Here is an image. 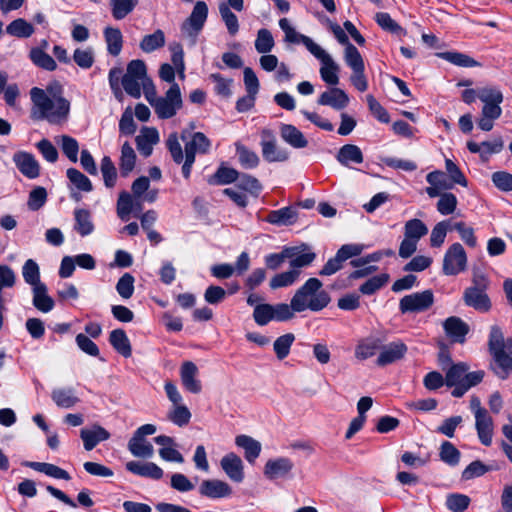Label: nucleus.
<instances>
[{
    "mask_svg": "<svg viewBox=\"0 0 512 512\" xmlns=\"http://www.w3.org/2000/svg\"><path fill=\"white\" fill-rule=\"evenodd\" d=\"M168 419L179 427H183L190 422L191 412L183 403L173 405L168 413Z\"/></svg>",
    "mask_w": 512,
    "mask_h": 512,
    "instance_id": "603ef678",
    "label": "nucleus"
},
{
    "mask_svg": "<svg viewBox=\"0 0 512 512\" xmlns=\"http://www.w3.org/2000/svg\"><path fill=\"white\" fill-rule=\"evenodd\" d=\"M292 250L293 256L288 257L291 270H300L303 267L310 265L316 255L313 252H304L301 247H287Z\"/></svg>",
    "mask_w": 512,
    "mask_h": 512,
    "instance_id": "473e14b6",
    "label": "nucleus"
},
{
    "mask_svg": "<svg viewBox=\"0 0 512 512\" xmlns=\"http://www.w3.org/2000/svg\"><path fill=\"white\" fill-rule=\"evenodd\" d=\"M208 15L207 4L203 1H198L194 5V8L190 16L181 26L182 34L189 38L192 44L195 43L196 38L202 30Z\"/></svg>",
    "mask_w": 512,
    "mask_h": 512,
    "instance_id": "423d86ee",
    "label": "nucleus"
},
{
    "mask_svg": "<svg viewBox=\"0 0 512 512\" xmlns=\"http://www.w3.org/2000/svg\"><path fill=\"white\" fill-rule=\"evenodd\" d=\"M22 276L24 281L32 286V288L43 285L40 280L39 265L33 259H28L22 267Z\"/></svg>",
    "mask_w": 512,
    "mask_h": 512,
    "instance_id": "c03bdc74",
    "label": "nucleus"
},
{
    "mask_svg": "<svg viewBox=\"0 0 512 512\" xmlns=\"http://www.w3.org/2000/svg\"><path fill=\"white\" fill-rule=\"evenodd\" d=\"M293 467V462L287 457L270 459L265 464L264 475L270 480L283 478L292 471Z\"/></svg>",
    "mask_w": 512,
    "mask_h": 512,
    "instance_id": "f3484780",
    "label": "nucleus"
},
{
    "mask_svg": "<svg viewBox=\"0 0 512 512\" xmlns=\"http://www.w3.org/2000/svg\"><path fill=\"white\" fill-rule=\"evenodd\" d=\"M220 466L231 481L241 483L244 480V465L235 453L231 452L223 456Z\"/></svg>",
    "mask_w": 512,
    "mask_h": 512,
    "instance_id": "4468645a",
    "label": "nucleus"
},
{
    "mask_svg": "<svg viewBox=\"0 0 512 512\" xmlns=\"http://www.w3.org/2000/svg\"><path fill=\"white\" fill-rule=\"evenodd\" d=\"M135 140L140 154L148 157L153 151V146L159 141V134L155 128L144 127Z\"/></svg>",
    "mask_w": 512,
    "mask_h": 512,
    "instance_id": "b1692460",
    "label": "nucleus"
},
{
    "mask_svg": "<svg viewBox=\"0 0 512 512\" xmlns=\"http://www.w3.org/2000/svg\"><path fill=\"white\" fill-rule=\"evenodd\" d=\"M387 274H380L369 278L360 287L359 291L364 295H372L388 282Z\"/></svg>",
    "mask_w": 512,
    "mask_h": 512,
    "instance_id": "680f3d73",
    "label": "nucleus"
},
{
    "mask_svg": "<svg viewBox=\"0 0 512 512\" xmlns=\"http://www.w3.org/2000/svg\"><path fill=\"white\" fill-rule=\"evenodd\" d=\"M463 300L467 306L481 312H487L491 308L490 299L484 290L466 288Z\"/></svg>",
    "mask_w": 512,
    "mask_h": 512,
    "instance_id": "4be33fe9",
    "label": "nucleus"
},
{
    "mask_svg": "<svg viewBox=\"0 0 512 512\" xmlns=\"http://www.w3.org/2000/svg\"><path fill=\"white\" fill-rule=\"evenodd\" d=\"M80 437L83 440L85 450L91 451L98 443L108 440L110 433L103 427L94 425L91 429H81Z\"/></svg>",
    "mask_w": 512,
    "mask_h": 512,
    "instance_id": "393cba45",
    "label": "nucleus"
},
{
    "mask_svg": "<svg viewBox=\"0 0 512 512\" xmlns=\"http://www.w3.org/2000/svg\"><path fill=\"white\" fill-rule=\"evenodd\" d=\"M198 367L192 361H185L180 367V379L183 387L193 393L198 394L202 390L201 381L198 379Z\"/></svg>",
    "mask_w": 512,
    "mask_h": 512,
    "instance_id": "2eb2a0df",
    "label": "nucleus"
},
{
    "mask_svg": "<svg viewBox=\"0 0 512 512\" xmlns=\"http://www.w3.org/2000/svg\"><path fill=\"white\" fill-rule=\"evenodd\" d=\"M146 99L161 119L172 118L182 107L180 87L177 83H173L163 97L149 98L147 92Z\"/></svg>",
    "mask_w": 512,
    "mask_h": 512,
    "instance_id": "39448f33",
    "label": "nucleus"
},
{
    "mask_svg": "<svg viewBox=\"0 0 512 512\" xmlns=\"http://www.w3.org/2000/svg\"><path fill=\"white\" fill-rule=\"evenodd\" d=\"M285 41L290 43H302L312 55L320 48L310 37L298 33L294 28L286 31Z\"/></svg>",
    "mask_w": 512,
    "mask_h": 512,
    "instance_id": "13d9d810",
    "label": "nucleus"
},
{
    "mask_svg": "<svg viewBox=\"0 0 512 512\" xmlns=\"http://www.w3.org/2000/svg\"><path fill=\"white\" fill-rule=\"evenodd\" d=\"M135 162H136L135 151L128 142H125L121 148V157H120V164H119L121 175L123 177L128 176L129 173L132 172V170L135 167Z\"/></svg>",
    "mask_w": 512,
    "mask_h": 512,
    "instance_id": "4c0bfd02",
    "label": "nucleus"
},
{
    "mask_svg": "<svg viewBox=\"0 0 512 512\" xmlns=\"http://www.w3.org/2000/svg\"><path fill=\"white\" fill-rule=\"evenodd\" d=\"M30 98L33 119L46 120L50 124H60L68 119L70 102L66 98H48L39 87L30 90Z\"/></svg>",
    "mask_w": 512,
    "mask_h": 512,
    "instance_id": "f257e3e1",
    "label": "nucleus"
},
{
    "mask_svg": "<svg viewBox=\"0 0 512 512\" xmlns=\"http://www.w3.org/2000/svg\"><path fill=\"white\" fill-rule=\"evenodd\" d=\"M294 340L295 336L292 333L284 334L275 340L273 348L279 360H282L288 356Z\"/></svg>",
    "mask_w": 512,
    "mask_h": 512,
    "instance_id": "bf43d9fd",
    "label": "nucleus"
},
{
    "mask_svg": "<svg viewBox=\"0 0 512 512\" xmlns=\"http://www.w3.org/2000/svg\"><path fill=\"white\" fill-rule=\"evenodd\" d=\"M275 45L272 33L268 29H260L255 40V49L260 54L269 53Z\"/></svg>",
    "mask_w": 512,
    "mask_h": 512,
    "instance_id": "4d7b16f0",
    "label": "nucleus"
},
{
    "mask_svg": "<svg viewBox=\"0 0 512 512\" xmlns=\"http://www.w3.org/2000/svg\"><path fill=\"white\" fill-rule=\"evenodd\" d=\"M128 450L138 458H151L154 455L153 445L144 437H137L134 434L128 442Z\"/></svg>",
    "mask_w": 512,
    "mask_h": 512,
    "instance_id": "bb28decb",
    "label": "nucleus"
},
{
    "mask_svg": "<svg viewBox=\"0 0 512 512\" xmlns=\"http://www.w3.org/2000/svg\"><path fill=\"white\" fill-rule=\"evenodd\" d=\"M381 340L376 337H368L361 340L355 349V356L360 360H366L376 354L381 348Z\"/></svg>",
    "mask_w": 512,
    "mask_h": 512,
    "instance_id": "7c9ffc66",
    "label": "nucleus"
},
{
    "mask_svg": "<svg viewBox=\"0 0 512 512\" xmlns=\"http://www.w3.org/2000/svg\"><path fill=\"white\" fill-rule=\"evenodd\" d=\"M33 305L43 313H48L54 308V300L48 295L45 284L32 288Z\"/></svg>",
    "mask_w": 512,
    "mask_h": 512,
    "instance_id": "c756f323",
    "label": "nucleus"
},
{
    "mask_svg": "<svg viewBox=\"0 0 512 512\" xmlns=\"http://www.w3.org/2000/svg\"><path fill=\"white\" fill-rule=\"evenodd\" d=\"M301 271L300 270H288L285 272H281L278 274H275L269 282V287L272 290H276L279 288L289 287L295 284L299 277H300Z\"/></svg>",
    "mask_w": 512,
    "mask_h": 512,
    "instance_id": "c9c22d12",
    "label": "nucleus"
},
{
    "mask_svg": "<svg viewBox=\"0 0 512 512\" xmlns=\"http://www.w3.org/2000/svg\"><path fill=\"white\" fill-rule=\"evenodd\" d=\"M6 32L14 37L28 38L34 33V27L25 19L18 18L6 27Z\"/></svg>",
    "mask_w": 512,
    "mask_h": 512,
    "instance_id": "79ce46f5",
    "label": "nucleus"
},
{
    "mask_svg": "<svg viewBox=\"0 0 512 512\" xmlns=\"http://www.w3.org/2000/svg\"><path fill=\"white\" fill-rule=\"evenodd\" d=\"M74 225L73 229L81 237L91 235L95 230L92 214L89 210L84 208H76L73 212Z\"/></svg>",
    "mask_w": 512,
    "mask_h": 512,
    "instance_id": "412c9836",
    "label": "nucleus"
},
{
    "mask_svg": "<svg viewBox=\"0 0 512 512\" xmlns=\"http://www.w3.org/2000/svg\"><path fill=\"white\" fill-rule=\"evenodd\" d=\"M261 151L265 161L285 162L289 159V152L277 144L275 134L270 129L261 131Z\"/></svg>",
    "mask_w": 512,
    "mask_h": 512,
    "instance_id": "0eeeda50",
    "label": "nucleus"
},
{
    "mask_svg": "<svg viewBox=\"0 0 512 512\" xmlns=\"http://www.w3.org/2000/svg\"><path fill=\"white\" fill-rule=\"evenodd\" d=\"M313 56L322 63V67L320 68L322 80L329 85H337L339 83V66L334 62L332 57L322 47H320Z\"/></svg>",
    "mask_w": 512,
    "mask_h": 512,
    "instance_id": "9d476101",
    "label": "nucleus"
},
{
    "mask_svg": "<svg viewBox=\"0 0 512 512\" xmlns=\"http://www.w3.org/2000/svg\"><path fill=\"white\" fill-rule=\"evenodd\" d=\"M57 143L60 145V148H61L63 154L71 162L76 163L78 160V153H79L78 141L69 135H62L59 137Z\"/></svg>",
    "mask_w": 512,
    "mask_h": 512,
    "instance_id": "49530a36",
    "label": "nucleus"
},
{
    "mask_svg": "<svg viewBox=\"0 0 512 512\" xmlns=\"http://www.w3.org/2000/svg\"><path fill=\"white\" fill-rule=\"evenodd\" d=\"M428 232L427 226L419 219H411L405 223L404 236L419 241Z\"/></svg>",
    "mask_w": 512,
    "mask_h": 512,
    "instance_id": "6e6d98bb",
    "label": "nucleus"
},
{
    "mask_svg": "<svg viewBox=\"0 0 512 512\" xmlns=\"http://www.w3.org/2000/svg\"><path fill=\"white\" fill-rule=\"evenodd\" d=\"M297 213L292 207H284L271 211L267 216V222L274 225H291L296 221Z\"/></svg>",
    "mask_w": 512,
    "mask_h": 512,
    "instance_id": "f704fd0d",
    "label": "nucleus"
},
{
    "mask_svg": "<svg viewBox=\"0 0 512 512\" xmlns=\"http://www.w3.org/2000/svg\"><path fill=\"white\" fill-rule=\"evenodd\" d=\"M235 443L238 447L244 449L245 458L249 463H254L259 457L261 452V444L259 441L247 435H239L236 437Z\"/></svg>",
    "mask_w": 512,
    "mask_h": 512,
    "instance_id": "cd10ccee",
    "label": "nucleus"
},
{
    "mask_svg": "<svg viewBox=\"0 0 512 512\" xmlns=\"http://www.w3.org/2000/svg\"><path fill=\"white\" fill-rule=\"evenodd\" d=\"M434 303V295L431 290L415 292L404 296L399 303L400 311L404 313L423 312Z\"/></svg>",
    "mask_w": 512,
    "mask_h": 512,
    "instance_id": "1a4fd4ad",
    "label": "nucleus"
},
{
    "mask_svg": "<svg viewBox=\"0 0 512 512\" xmlns=\"http://www.w3.org/2000/svg\"><path fill=\"white\" fill-rule=\"evenodd\" d=\"M467 266V255L460 243L452 244L443 259V273L447 276L457 275Z\"/></svg>",
    "mask_w": 512,
    "mask_h": 512,
    "instance_id": "6e6552de",
    "label": "nucleus"
},
{
    "mask_svg": "<svg viewBox=\"0 0 512 512\" xmlns=\"http://www.w3.org/2000/svg\"><path fill=\"white\" fill-rule=\"evenodd\" d=\"M199 494L210 499L226 498L232 494V487L219 479H207L201 482Z\"/></svg>",
    "mask_w": 512,
    "mask_h": 512,
    "instance_id": "f8f14e48",
    "label": "nucleus"
},
{
    "mask_svg": "<svg viewBox=\"0 0 512 512\" xmlns=\"http://www.w3.org/2000/svg\"><path fill=\"white\" fill-rule=\"evenodd\" d=\"M110 344L122 356L130 357L132 354L131 344L123 329L111 331L109 336Z\"/></svg>",
    "mask_w": 512,
    "mask_h": 512,
    "instance_id": "2f4dec72",
    "label": "nucleus"
},
{
    "mask_svg": "<svg viewBox=\"0 0 512 512\" xmlns=\"http://www.w3.org/2000/svg\"><path fill=\"white\" fill-rule=\"evenodd\" d=\"M344 60L347 66L351 68V70L365 68L364 60L358 49L353 44H349L345 48Z\"/></svg>",
    "mask_w": 512,
    "mask_h": 512,
    "instance_id": "338daca9",
    "label": "nucleus"
},
{
    "mask_svg": "<svg viewBox=\"0 0 512 512\" xmlns=\"http://www.w3.org/2000/svg\"><path fill=\"white\" fill-rule=\"evenodd\" d=\"M126 469L138 476L159 480L163 477V470L153 462L129 461L125 465Z\"/></svg>",
    "mask_w": 512,
    "mask_h": 512,
    "instance_id": "6ab92c4d",
    "label": "nucleus"
},
{
    "mask_svg": "<svg viewBox=\"0 0 512 512\" xmlns=\"http://www.w3.org/2000/svg\"><path fill=\"white\" fill-rule=\"evenodd\" d=\"M165 45V35L160 29L152 34L145 35L140 42V48L145 53H151Z\"/></svg>",
    "mask_w": 512,
    "mask_h": 512,
    "instance_id": "37998d69",
    "label": "nucleus"
},
{
    "mask_svg": "<svg viewBox=\"0 0 512 512\" xmlns=\"http://www.w3.org/2000/svg\"><path fill=\"white\" fill-rule=\"evenodd\" d=\"M280 136L284 142L295 149H303L308 146L305 135L294 125L281 124Z\"/></svg>",
    "mask_w": 512,
    "mask_h": 512,
    "instance_id": "5701e85b",
    "label": "nucleus"
},
{
    "mask_svg": "<svg viewBox=\"0 0 512 512\" xmlns=\"http://www.w3.org/2000/svg\"><path fill=\"white\" fill-rule=\"evenodd\" d=\"M437 57L448 61L449 63L459 66V67H478L480 63L474 60L467 54L455 52V51H447V52H439L436 54Z\"/></svg>",
    "mask_w": 512,
    "mask_h": 512,
    "instance_id": "72a5a7b5",
    "label": "nucleus"
},
{
    "mask_svg": "<svg viewBox=\"0 0 512 512\" xmlns=\"http://www.w3.org/2000/svg\"><path fill=\"white\" fill-rule=\"evenodd\" d=\"M475 428L480 442L485 446H490L493 437V419L489 413L475 417Z\"/></svg>",
    "mask_w": 512,
    "mask_h": 512,
    "instance_id": "a878e982",
    "label": "nucleus"
},
{
    "mask_svg": "<svg viewBox=\"0 0 512 512\" xmlns=\"http://www.w3.org/2000/svg\"><path fill=\"white\" fill-rule=\"evenodd\" d=\"M336 158L343 166H348L350 163L360 164L364 160L361 149L354 144L343 145L339 149Z\"/></svg>",
    "mask_w": 512,
    "mask_h": 512,
    "instance_id": "c85d7f7f",
    "label": "nucleus"
},
{
    "mask_svg": "<svg viewBox=\"0 0 512 512\" xmlns=\"http://www.w3.org/2000/svg\"><path fill=\"white\" fill-rule=\"evenodd\" d=\"M238 178L239 173L237 170L221 166L208 182L210 184L226 185L235 182Z\"/></svg>",
    "mask_w": 512,
    "mask_h": 512,
    "instance_id": "09e8293b",
    "label": "nucleus"
},
{
    "mask_svg": "<svg viewBox=\"0 0 512 512\" xmlns=\"http://www.w3.org/2000/svg\"><path fill=\"white\" fill-rule=\"evenodd\" d=\"M67 178L76 189L83 192H91L93 189L90 179L75 168H69L66 172Z\"/></svg>",
    "mask_w": 512,
    "mask_h": 512,
    "instance_id": "8fccbe9b",
    "label": "nucleus"
},
{
    "mask_svg": "<svg viewBox=\"0 0 512 512\" xmlns=\"http://www.w3.org/2000/svg\"><path fill=\"white\" fill-rule=\"evenodd\" d=\"M322 282L317 278H309L292 297V306L297 313L305 310L321 311L330 303L329 294L322 289Z\"/></svg>",
    "mask_w": 512,
    "mask_h": 512,
    "instance_id": "7ed1b4c3",
    "label": "nucleus"
},
{
    "mask_svg": "<svg viewBox=\"0 0 512 512\" xmlns=\"http://www.w3.org/2000/svg\"><path fill=\"white\" fill-rule=\"evenodd\" d=\"M211 146L210 140L202 133L196 132L193 134L192 139L185 144V154L192 153H207Z\"/></svg>",
    "mask_w": 512,
    "mask_h": 512,
    "instance_id": "58836bf2",
    "label": "nucleus"
},
{
    "mask_svg": "<svg viewBox=\"0 0 512 512\" xmlns=\"http://www.w3.org/2000/svg\"><path fill=\"white\" fill-rule=\"evenodd\" d=\"M236 154L238 156L239 163L245 169L256 168L260 162V158L256 152L248 149L240 143L235 144Z\"/></svg>",
    "mask_w": 512,
    "mask_h": 512,
    "instance_id": "a19ab883",
    "label": "nucleus"
},
{
    "mask_svg": "<svg viewBox=\"0 0 512 512\" xmlns=\"http://www.w3.org/2000/svg\"><path fill=\"white\" fill-rule=\"evenodd\" d=\"M13 162L28 179H35L40 175V165L31 153L18 151L13 155Z\"/></svg>",
    "mask_w": 512,
    "mask_h": 512,
    "instance_id": "ddd939ff",
    "label": "nucleus"
},
{
    "mask_svg": "<svg viewBox=\"0 0 512 512\" xmlns=\"http://www.w3.org/2000/svg\"><path fill=\"white\" fill-rule=\"evenodd\" d=\"M443 327L446 335L457 343H464L465 337L469 332V326L456 316L447 318L443 323Z\"/></svg>",
    "mask_w": 512,
    "mask_h": 512,
    "instance_id": "aec40b11",
    "label": "nucleus"
},
{
    "mask_svg": "<svg viewBox=\"0 0 512 512\" xmlns=\"http://www.w3.org/2000/svg\"><path fill=\"white\" fill-rule=\"evenodd\" d=\"M504 142L501 136L495 137L492 141H483L476 143L474 141L467 142V148L471 153H478L483 161H487L491 154H498L502 151Z\"/></svg>",
    "mask_w": 512,
    "mask_h": 512,
    "instance_id": "dca6fc26",
    "label": "nucleus"
},
{
    "mask_svg": "<svg viewBox=\"0 0 512 512\" xmlns=\"http://www.w3.org/2000/svg\"><path fill=\"white\" fill-rule=\"evenodd\" d=\"M407 346L402 341H394L387 345H382L380 353L376 360L378 366H386L404 358L407 353Z\"/></svg>",
    "mask_w": 512,
    "mask_h": 512,
    "instance_id": "9b49d317",
    "label": "nucleus"
},
{
    "mask_svg": "<svg viewBox=\"0 0 512 512\" xmlns=\"http://www.w3.org/2000/svg\"><path fill=\"white\" fill-rule=\"evenodd\" d=\"M450 221L444 220L438 222L432 229L430 235V244L432 247H440L446 238L447 231L451 229Z\"/></svg>",
    "mask_w": 512,
    "mask_h": 512,
    "instance_id": "e2e57ef3",
    "label": "nucleus"
},
{
    "mask_svg": "<svg viewBox=\"0 0 512 512\" xmlns=\"http://www.w3.org/2000/svg\"><path fill=\"white\" fill-rule=\"evenodd\" d=\"M218 9L228 33L231 36L236 35L239 31V22L237 16L232 12V10L229 8V5H226L225 2H221L218 6Z\"/></svg>",
    "mask_w": 512,
    "mask_h": 512,
    "instance_id": "a18cd8bd",
    "label": "nucleus"
},
{
    "mask_svg": "<svg viewBox=\"0 0 512 512\" xmlns=\"http://www.w3.org/2000/svg\"><path fill=\"white\" fill-rule=\"evenodd\" d=\"M132 212H134V196L122 191L117 201V215L121 220L126 221Z\"/></svg>",
    "mask_w": 512,
    "mask_h": 512,
    "instance_id": "3c124183",
    "label": "nucleus"
},
{
    "mask_svg": "<svg viewBox=\"0 0 512 512\" xmlns=\"http://www.w3.org/2000/svg\"><path fill=\"white\" fill-rule=\"evenodd\" d=\"M138 0H110L112 15L116 20L125 18L133 11Z\"/></svg>",
    "mask_w": 512,
    "mask_h": 512,
    "instance_id": "864d4df0",
    "label": "nucleus"
},
{
    "mask_svg": "<svg viewBox=\"0 0 512 512\" xmlns=\"http://www.w3.org/2000/svg\"><path fill=\"white\" fill-rule=\"evenodd\" d=\"M51 398L61 408H71L79 401L72 388H56L52 391Z\"/></svg>",
    "mask_w": 512,
    "mask_h": 512,
    "instance_id": "e433bc0d",
    "label": "nucleus"
},
{
    "mask_svg": "<svg viewBox=\"0 0 512 512\" xmlns=\"http://www.w3.org/2000/svg\"><path fill=\"white\" fill-rule=\"evenodd\" d=\"M146 82L145 80L137 79L128 74L122 77V86L125 92L134 98H140L141 86L146 87Z\"/></svg>",
    "mask_w": 512,
    "mask_h": 512,
    "instance_id": "0e129e2a",
    "label": "nucleus"
},
{
    "mask_svg": "<svg viewBox=\"0 0 512 512\" xmlns=\"http://www.w3.org/2000/svg\"><path fill=\"white\" fill-rule=\"evenodd\" d=\"M470 504V498L464 494H450L446 499V506L452 512H464Z\"/></svg>",
    "mask_w": 512,
    "mask_h": 512,
    "instance_id": "774afa93",
    "label": "nucleus"
},
{
    "mask_svg": "<svg viewBox=\"0 0 512 512\" xmlns=\"http://www.w3.org/2000/svg\"><path fill=\"white\" fill-rule=\"evenodd\" d=\"M253 319L259 326H265L273 319L272 304L264 303L255 305Z\"/></svg>",
    "mask_w": 512,
    "mask_h": 512,
    "instance_id": "69168bd1",
    "label": "nucleus"
},
{
    "mask_svg": "<svg viewBox=\"0 0 512 512\" xmlns=\"http://www.w3.org/2000/svg\"><path fill=\"white\" fill-rule=\"evenodd\" d=\"M488 349L493 362L491 369L495 375L505 380L512 374V338H504L501 328L493 325L490 328Z\"/></svg>",
    "mask_w": 512,
    "mask_h": 512,
    "instance_id": "f03ea898",
    "label": "nucleus"
},
{
    "mask_svg": "<svg viewBox=\"0 0 512 512\" xmlns=\"http://www.w3.org/2000/svg\"><path fill=\"white\" fill-rule=\"evenodd\" d=\"M319 105L330 106L335 110H342L347 107L349 103V97L340 88H330L323 92L317 100Z\"/></svg>",
    "mask_w": 512,
    "mask_h": 512,
    "instance_id": "a211bd4d",
    "label": "nucleus"
},
{
    "mask_svg": "<svg viewBox=\"0 0 512 512\" xmlns=\"http://www.w3.org/2000/svg\"><path fill=\"white\" fill-rule=\"evenodd\" d=\"M104 184L107 188H112L116 184L117 170L109 156H104L100 165Z\"/></svg>",
    "mask_w": 512,
    "mask_h": 512,
    "instance_id": "5fc2aeb1",
    "label": "nucleus"
},
{
    "mask_svg": "<svg viewBox=\"0 0 512 512\" xmlns=\"http://www.w3.org/2000/svg\"><path fill=\"white\" fill-rule=\"evenodd\" d=\"M108 52L117 56L122 49V34L117 28L108 27L104 31Z\"/></svg>",
    "mask_w": 512,
    "mask_h": 512,
    "instance_id": "de8ad7c7",
    "label": "nucleus"
},
{
    "mask_svg": "<svg viewBox=\"0 0 512 512\" xmlns=\"http://www.w3.org/2000/svg\"><path fill=\"white\" fill-rule=\"evenodd\" d=\"M30 59L37 67L47 71H54L57 68L55 60L41 48L35 47L30 50Z\"/></svg>",
    "mask_w": 512,
    "mask_h": 512,
    "instance_id": "ea45409f",
    "label": "nucleus"
},
{
    "mask_svg": "<svg viewBox=\"0 0 512 512\" xmlns=\"http://www.w3.org/2000/svg\"><path fill=\"white\" fill-rule=\"evenodd\" d=\"M459 450L449 441H444L440 447V459L450 466H456L460 461Z\"/></svg>",
    "mask_w": 512,
    "mask_h": 512,
    "instance_id": "052dcab7",
    "label": "nucleus"
},
{
    "mask_svg": "<svg viewBox=\"0 0 512 512\" xmlns=\"http://www.w3.org/2000/svg\"><path fill=\"white\" fill-rule=\"evenodd\" d=\"M503 93L498 87L485 86L479 93V100L484 104L481 110L480 118L477 120L479 129L489 132L494 127V122L502 115L501 103L503 102Z\"/></svg>",
    "mask_w": 512,
    "mask_h": 512,
    "instance_id": "20e7f679",
    "label": "nucleus"
}]
</instances>
